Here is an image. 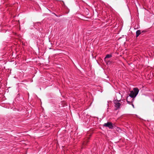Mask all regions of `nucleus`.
<instances>
[{"label":"nucleus","mask_w":154,"mask_h":154,"mask_svg":"<svg viewBox=\"0 0 154 154\" xmlns=\"http://www.w3.org/2000/svg\"><path fill=\"white\" fill-rule=\"evenodd\" d=\"M139 91V90L137 88H134L133 90L131 91L129 96H128L127 99V101L128 103L130 104L131 103V102L128 101L129 99L130 98V97H135L138 94Z\"/></svg>","instance_id":"nucleus-1"},{"label":"nucleus","mask_w":154,"mask_h":154,"mask_svg":"<svg viewBox=\"0 0 154 154\" xmlns=\"http://www.w3.org/2000/svg\"><path fill=\"white\" fill-rule=\"evenodd\" d=\"M119 101L116 100L114 101V106L116 108V109H119L121 105V104L119 103Z\"/></svg>","instance_id":"nucleus-2"},{"label":"nucleus","mask_w":154,"mask_h":154,"mask_svg":"<svg viewBox=\"0 0 154 154\" xmlns=\"http://www.w3.org/2000/svg\"><path fill=\"white\" fill-rule=\"evenodd\" d=\"M104 126L108 127L110 129H112L113 127L112 124L110 122H108L107 123H105L104 124Z\"/></svg>","instance_id":"nucleus-3"},{"label":"nucleus","mask_w":154,"mask_h":154,"mask_svg":"<svg viewBox=\"0 0 154 154\" xmlns=\"http://www.w3.org/2000/svg\"><path fill=\"white\" fill-rule=\"evenodd\" d=\"M112 57V55L111 54H107L105 58V61L107 60V58H110Z\"/></svg>","instance_id":"nucleus-4"},{"label":"nucleus","mask_w":154,"mask_h":154,"mask_svg":"<svg viewBox=\"0 0 154 154\" xmlns=\"http://www.w3.org/2000/svg\"><path fill=\"white\" fill-rule=\"evenodd\" d=\"M141 33V31L140 30H138L136 32V36L138 37Z\"/></svg>","instance_id":"nucleus-5"},{"label":"nucleus","mask_w":154,"mask_h":154,"mask_svg":"<svg viewBox=\"0 0 154 154\" xmlns=\"http://www.w3.org/2000/svg\"><path fill=\"white\" fill-rule=\"evenodd\" d=\"M106 61H107V64H109L110 62V61H107V60Z\"/></svg>","instance_id":"nucleus-6"},{"label":"nucleus","mask_w":154,"mask_h":154,"mask_svg":"<svg viewBox=\"0 0 154 154\" xmlns=\"http://www.w3.org/2000/svg\"><path fill=\"white\" fill-rule=\"evenodd\" d=\"M132 106H133V107L134 108V105L133 104H132Z\"/></svg>","instance_id":"nucleus-7"}]
</instances>
